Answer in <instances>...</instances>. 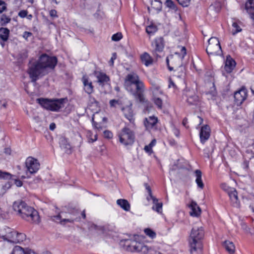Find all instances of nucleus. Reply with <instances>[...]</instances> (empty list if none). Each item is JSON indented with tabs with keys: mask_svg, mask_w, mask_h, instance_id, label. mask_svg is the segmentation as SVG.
Here are the masks:
<instances>
[{
	"mask_svg": "<svg viewBox=\"0 0 254 254\" xmlns=\"http://www.w3.org/2000/svg\"><path fill=\"white\" fill-rule=\"evenodd\" d=\"M57 64L56 57L46 54L41 55L36 62L29 65L28 73L31 81L35 82L39 78L48 74L54 69Z\"/></svg>",
	"mask_w": 254,
	"mask_h": 254,
	"instance_id": "f257e3e1",
	"label": "nucleus"
},
{
	"mask_svg": "<svg viewBox=\"0 0 254 254\" xmlns=\"http://www.w3.org/2000/svg\"><path fill=\"white\" fill-rule=\"evenodd\" d=\"M13 209L22 218L31 223L38 224L40 222L38 212L23 201L14 202L13 204Z\"/></svg>",
	"mask_w": 254,
	"mask_h": 254,
	"instance_id": "f03ea898",
	"label": "nucleus"
},
{
	"mask_svg": "<svg viewBox=\"0 0 254 254\" xmlns=\"http://www.w3.org/2000/svg\"><path fill=\"white\" fill-rule=\"evenodd\" d=\"M126 81L129 83L127 89L130 90L135 98L140 102L144 101L143 95L144 84L139 80L138 76L134 73L129 74L126 77Z\"/></svg>",
	"mask_w": 254,
	"mask_h": 254,
	"instance_id": "7ed1b4c3",
	"label": "nucleus"
},
{
	"mask_svg": "<svg viewBox=\"0 0 254 254\" xmlns=\"http://www.w3.org/2000/svg\"><path fill=\"white\" fill-rule=\"evenodd\" d=\"M0 236L4 240L12 243H20L26 239V235L24 233H18L6 227L0 229Z\"/></svg>",
	"mask_w": 254,
	"mask_h": 254,
	"instance_id": "20e7f679",
	"label": "nucleus"
},
{
	"mask_svg": "<svg viewBox=\"0 0 254 254\" xmlns=\"http://www.w3.org/2000/svg\"><path fill=\"white\" fill-rule=\"evenodd\" d=\"M120 243L125 250L130 252H141L147 254L149 250L148 247L136 240H124Z\"/></svg>",
	"mask_w": 254,
	"mask_h": 254,
	"instance_id": "39448f33",
	"label": "nucleus"
},
{
	"mask_svg": "<svg viewBox=\"0 0 254 254\" xmlns=\"http://www.w3.org/2000/svg\"><path fill=\"white\" fill-rule=\"evenodd\" d=\"M65 99L64 98L49 100L44 98H38L37 101L45 109L52 111H58L64 107Z\"/></svg>",
	"mask_w": 254,
	"mask_h": 254,
	"instance_id": "423d86ee",
	"label": "nucleus"
},
{
	"mask_svg": "<svg viewBox=\"0 0 254 254\" xmlns=\"http://www.w3.org/2000/svg\"><path fill=\"white\" fill-rule=\"evenodd\" d=\"M206 51L212 60H215L217 57L220 58L222 55V50L220 43L217 38L212 37L209 39Z\"/></svg>",
	"mask_w": 254,
	"mask_h": 254,
	"instance_id": "0eeeda50",
	"label": "nucleus"
},
{
	"mask_svg": "<svg viewBox=\"0 0 254 254\" xmlns=\"http://www.w3.org/2000/svg\"><path fill=\"white\" fill-rule=\"evenodd\" d=\"M182 99L189 106H197L199 102L198 96L194 89L186 88L183 91Z\"/></svg>",
	"mask_w": 254,
	"mask_h": 254,
	"instance_id": "6e6552de",
	"label": "nucleus"
},
{
	"mask_svg": "<svg viewBox=\"0 0 254 254\" xmlns=\"http://www.w3.org/2000/svg\"><path fill=\"white\" fill-rule=\"evenodd\" d=\"M120 142L125 145L131 144L134 142V135L129 128H124L119 134Z\"/></svg>",
	"mask_w": 254,
	"mask_h": 254,
	"instance_id": "1a4fd4ad",
	"label": "nucleus"
},
{
	"mask_svg": "<svg viewBox=\"0 0 254 254\" xmlns=\"http://www.w3.org/2000/svg\"><path fill=\"white\" fill-rule=\"evenodd\" d=\"M27 171L31 174L36 173L40 168V163L38 160L32 157H29L25 161Z\"/></svg>",
	"mask_w": 254,
	"mask_h": 254,
	"instance_id": "9d476101",
	"label": "nucleus"
},
{
	"mask_svg": "<svg viewBox=\"0 0 254 254\" xmlns=\"http://www.w3.org/2000/svg\"><path fill=\"white\" fill-rule=\"evenodd\" d=\"M247 90L245 87H242L239 90L236 91L234 94L235 104L237 106L241 105L247 99Z\"/></svg>",
	"mask_w": 254,
	"mask_h": 254,
	"instance_id": "9b49d317",
	"label": "nucleus"
},
{
	"mask_svg": "<svg viewBox=\"0 0 254 254\" xmlns=\"http://www.w3.org/2000/svg\"><path fill=\"white\" fill-rule=\"evenodd\" d=\"M224 190L229 195L233 206L236 207H240V202L239 200L238 193L236 189L232 188H228Z\"/></svg>",
	"mask_w": 254,
	"mask_h": 254,
	"instance_id": "f8f14e48",
	"label": "nucleus"
},
{
	"mask_svg": "<svg viewBox=\"0 0 254 254\" xmlns=\"http://www.w3.org/2000/svg\"><path fill=\"white\" fill-rule=\"evenodd\" d=\"M203 236L204 230L202 227H195L191 230L189 240L201 241Z\"/></svg>",
	"mask_w": 254,
	"mask_h": 254,
	"instance_id": "ddd939ff",
	"label": "nucleus"
},
{
	"mask_svg": "<svg viewBox=\"0 0 254 254\" xmlns=\"http://www.w3.org/2000/svg\"><path fill=\"white\" fill-rule=\"evenodd\" d=\"M181 52L182 53V56H180V54L176 53L175 56H170V59L171 62L174 65L180 66L182 65V62L186 55V49L185 47H181Z\"/></svg>",
	"mask_w": 254,
	"mask_h": 254,
	"instance_id": "4468645a",
	"label": "nucleus"
},
{
	"mask_svg": "<svg viewBox=\"0 0 254 254\" xmlns=\"http://www.w3.org/2000/svg\"><path fill=\"white\" fill-rule=\"evenodd\" d=\"M190 254H200L202 250L201 241L189 240Z\"/></svg>",
	"mask_w": 254,
	"mask_h": 254,
	"instance_id": "2eb2a0df",
	"label": "nucleus"
},
{
	"mask_svg": "<svg viewBox=\"0 0 254 254\" xmlns=\"http://www.w3.org/2000/svg\"><path fill=\"white\" fill-rule=\"evenodd\" d=\"M210 133V129L207 125H205L201 127L199 133L201 143H204L209 138Z\"/></svg>",
	"mask_w": 254,
	"mask_h": 254,
	"instance_id": "dca6fc26",
	"label": "nucleus"
},
{
	"mask_svg": "<svg viewBox=\"0 0 254 254\" xmlns=\"http://www.w3.org/2000/svg\"><path fill=\"white\" fill-rule=\"evenodd\" d=\"M188 206L190 209V216L198 217L200 215L201 212V209L195 201L192 200Z\"/></svg>",
	"mask_w": 254,
	"mask_h": 254,
	"instance_id": "f3484780",
	"label": "nucleus"
},
{
	"mask_svg": "<svg viewBox=\"0 0 254 254\" xmlns=\"http://www.w3.org/2000/svg\"><path fill=\"white\" fill-rule=\"evenodd\" d=\"M236 65L235 60L230 56H226L224 68L227 73H231L233 70Z\"/></svg>",
	"mask_w": 254,
	"mask_h": 254,
	"instance_id": "a211bd4d",
	"label": "nucleus"
},
{
	"mask_svg": "<svg viewBox=\"0 0 254 254\" xmlns=\"http://www.w3.org/2000/svg\"><path fill=\"white\" fill-rule=\"evenodd\" d=\"M94 74L97 78V82L99 83L100 85L103 86L105 84L108 83L110 80L109 77L105 73L99 71H95Z\"/></svg>",
	"mask_w": 254,
	"mask_h": 254,
	"instance_id": "6ab92c4d",
	"label": "nucleus"
},
{
	"mask_svg": "<svg viewBox=\"0 0 254 254\" xmlns=\"http://www.w3.org/2000/svg\"><path fill=\"white\" fill-rule=\"evenodd\" d=\"M82 81L84 85V91L89 94L92 93L94 91V87L92 82L89 80L88 77L84 75L82 77Z\"/></svg>",
	"mask_w": 254,
	"mask_h": 254,
	"instance_id": "aec40b11",
	"label": "nucleus"
},
{
	"mask_svg": "<svg viewBox=\"0 0 254 254\" xmlns=\"http://www.w3.org/2000/svg\"><path fill=\"white\" fill-rule=\"evenodd\" d=\"M158 119L154 116H150L148 118L145 119L144 125L148 129L153 128L157 124Z\"/></svg>",
	"mask_w": 254,
	"mask_h": 254,
	"instance_id": "412c9836",
	"label": "nucleus"
},
{
	"mask_svg": "<svg viewBox=\"0 0 254 254\" xmlns=\"http://www.w3.org/2000/svg\"><path fill=\"white\" fill-rule=\"evenodd\" d=\"M223 247L229 254H234L235 253V246L232 242L225 241L223 242Z\"/></svg>",
	"mask_w": 254,
	"mask_h": 254,
	"instance_id": "4be33fe9",
	"label": "nucleus"
},
{
	"mask_svg": "<svg viewBox=\"0 0 254 254\" xmlns=\"http://www.w3.org/2000/svg\"><path fill=\"white\" fill-rule=\"evenodd\" d=\"M153 201V205L152 209L157 212L158 213L162 214V202H158V200L155 197L151 198Z\"/></svg>",
	"mask_w": 254,
	"mask_h": 254,
	"instance_id": "5701e85b",
	"label": "nucleus"
},
{
	"mask_svg": "<svg viewBox=\"0 0 254 254\" xmlns=\"http://www.w3.org/2000/svg\"><path fill=\"white\" fill-rule=\"evenodd\" d=\"M195 174L196 176L195 182L197 184L198 187L201 189H203L204 188V184L201 179L202 173L201 171L199 170H195Z\"/></svg>",
	"mask_w": 254,
	"mask_h": 254,
	"instance_id": "b1692460",
	"label": "nucleus"
},
{
	"mask_svg": "<svg viewBox=\"0 0 254 254\" xmlns=\"http://www.w3.org/2000/svg\"><path fill=\"white\" fill-rule=\"evenodd\" d=\"M141 62L146 66H148L152 64L153 60L150 55L147 53H144L140 56Z\"/></svg>",
	"mask_w": 254,
	"mask_h": 254,
	"instance_id": "393cba45",
	"label": "nucleus"
},
{
	"mask_svg": "<svg viewBox=\"0 0 254 254\" xmlns=\"http://www.w3.org/2000/svg\"><path fill=\"white\" fill-rule=\"evenodd\" d=\"M117 203L119 205L122 209L126 211H128L130 209V204L128 201L124 199H120L117 200Z\"/></svg>",
	"mask_w": 254,
	"mask_h": 254,
	"instance_id": "a878e982",
	"label": "nucleus"
},
{
	"mask_svg": "<svg viewBox=\"0 0 254 254\" xmlns=\"http://www.w3.org/2000/svg\"><path fill=\"white\" fill-rule=\"evenodd\" d=\"M155 50L157 52H161L164 48L163 39L162 37H159L155 40Z\"/></svg>",
	"mask_w": 254,
	"mask_h": 254,
	"instance_id": "bb28decb",
	"label": "nucleus"
},
{
	"mask_svg": "<svg viewBox=\"0 0 254 254\" xmlns=\"http://www.w3.org/2000/svg\"><path fill=\"white\" fill-rule=\"evenodd\" d=\"M126 117L130 122L133 121V112L130 107H127L123 109Z\"/></svg>",
	"mask_w": 254,
	"mask_h": 254,
	"instance_id": "cd10ccee",
	"label": "nucleus"
},
{
	"mask_svg": "<svg viewBox=\"0 0 254 254\" xmlns=\"http://www.w3.org/2000/svg\"><path fill=\"white\" fill-rule=\"evenodd\" d=\"M151 90L153 97L161 96L163 95V92L160 90V87L155 84H152Z\"/></svg>",
	"mask_w": 254,
	"mask_h": 254,
	"instance_id": "c85d7f7f",
	"label": "nucleus"
},
{
	"mask_svg": "<svg viewBox=\"0 0 254 254\" xmlns=\"http://www.w3.org/2000/svg\"><path fill=\"white\" fill-rule=\"evenodd\" d=\"M9 31L5 28H0V38L3 41H6L8 39Z\"/></svg>",
	"mask_w": 254,
	"mask_h": 254,
	"instance_id": "c756f323",
	"label": "nucleus"
},
{
	"mask_svg": "<svg viewBox=\"0 0 254 254\" xmlns=\"http://www.w3.org/2000/svg\"><path fill=\"white\" fill-rule=\"evenodd\" d=\"M53 219L54 221H56L57 222H58V220H59V222L61 224H63V225H64L67 222L73 223L74 221L73 219H62L60 214H59L57 216H54Z\"/></svg>",
	"mask_w": 254,
	"mask_h": 254,
	"instance_id": "7c9ffc66",
	"label": "nucleus"
},
{
	"mask_svg": "<svg viewBox=\"0 0 254 254\" xmlns=\"http://www.w3.org/2000/svg\"><path fill=\"white\" fill-rule=\"evenodd\" d=\"M245 7L248 11L254 14V0H249L246 3Z\"/></svg>",
	"mask_w": 254,
	"mask_h": 254,
	"instance_id": "2f4dec72",
	"label": "nucleus"
},
{
	"mask_svg": "<svg viewBox=\"0 0 254 254\" xmlns=\"http://www.w3.org/2000/svg\"><path fill=\"white\" fill-rule=\"evenodd\" d=\"M26 251H25L22 247L16 246H15L10 253V254H25Z\"/></svg>",
	"mask_w": 254,
	"mask_h": 254,
	"instance_id": "473e14b6",
	"label": "nucleus"
},
{
	"mask_svg": "<svg viewBox=\"0 0 254 254\" xmlns=\"http://www.w3.org/2000/svg\"><path fill=\"white\" fill-rule=\"evenodd\" d=\"M161 7L162 3L159 0H155L151 2V7L152 9H155L157 11H160L161 9Z\"/></svg>",
	"mask_w": 254,
	"mask_h": 254,
	"instance_id": "72a5a7b5",
	"label": "nucleus"
},
{
	"mask_svg": "<svg viewBox=\"0 0 254 254\" xmlns=\"http://www.w3.org/2000/svg\"><path fill=\"white\" fill-rule=\"evenodd\" d=\"M87 136L89 142H93L97 139V134H93L90 131H88Z\"/></svg>",
	"mask_w": 254,
	"mask_h": 254,
	"instance_id": "f704fd0d",
	"label": "nucleus"
},
{
	"mask_svg": "<svg viewBox=\"0 0 254 254\" xmlns=\"http://www.w3.org/2000/svg\"><path fill=\"white\" fill-rule=\"evenodd\" d=\"M61 147L63 151L66 153L69 154L71 152L70 145L69 144L66 143L65 142L62 143Z\"/></svg>",
	"mask_w": 254,
	"mask_h": 254,
	"instance_id": "c9c22d12",
	"label": "nucleus"
},
{
	"mask_svg": "<svg viewBox=\"0 0 254 254\" xmlns=\"http://www.w3.org/2000/svg\"><path fill=\"white\" fill-rule=\"evenodd\" d=\"M153 101L155 104L157 106L158 108L162 109V100L160 96L153 97Z\"/></svg>",
	"mask_w": 254,
	"mask_h": 254,
	"instance_id": "e433bc0d",
	"label": "nucleus"
},
{
	"mask_svg": "<svg viewBox=\"0 0 254 254\" xmlns=\"http://www.w3.org/2000/svg\"><path fill=\"white\" fill-rule=\"evenodd\" d=\"M157 27L153 25H149L147 26L146 28V31L149 34L155 33L157 31Z\"/></svg>",
	"mask_w": 254,
	"mask_h": 254,
	"instance_id": "4c0bfd02",
	"label": "nucleus"
},
{
	"mask_svg": "<svg viewBox=\"0 0 254 254\" xmlns=\"http://www.w3.org/2000/svg\"><path fill=\"white\" fill-rule=\"evenodd\" d=\"M232 27L233 28L232 30V34L233 35L236 34V33L240 32L242 31V29L238 25V24L236 22H234L232 24Z\"/></svg>",
	"mask_w": 254,
	"mask_h": 254,
	"instance_id": "58836bf2",
	"label": "nucleus"
},
{
	"mask_svg": "<svg viewBox=\"0 0 254 254\" xmlns=\"http://www.w3.org/2000/svg\"><path fill=\"white\" fill-rule=\"evenodd\" d=\"M144 232L146 235L148 236L152 239H153L156 237V233L149 228L145 229L144 230Z\"/></svg>",
	"mask_w": 254,
	"mask_h": 254,
	"instance_id": "ea45409f",
	"label": "nucleus"
},
{
	"mask_svg": "<svg viewBox=\"0 0 254 254\" xmlns=\"http://www.w3.org/2000/svg\"><path fill=\"white\" fill-rule=\"evenodd\" d=\"M123 38L122 34L118 32L114 34L112 37V40L114 41H119Z\"/></svg>",
	"mask_w": 254,
	"mask_h": 254,
	"instance_id": "a19ab883",
	"label": "nucleus"
},
{
	"mask_svg": "<svg viewBox=\"0 0 254 254\" xmlns=\"http://www.w3.org/2000/svg\"><path fill=\"white\" fill-rule=\"evenodd\" d=\"M10 21V18L5 15H2L0 18V22L2 25L6 24Z\"/></svg>",
	"mask_w": 254,
	"mask_h": 254,
	"instance_id": "79ce46f5",
	"label": "nucleus"
},
{
	"mask_svg": "<svg viewBox=\"0 0 254 254\" xmlns=\"http://www.w3.org/2000/svg\"><path fill=\"white\" fill-rule=\"evenodd\" d=\"M179 3L184 7L188 6L191 0H177Z\"/></svg>",
	"mask_w": 254,
	"mask_h": 254,
	"instance_id": "37998d69",
	"label": "nucleus"
},
{
	"mask_svg": "<svg viewBox=\"0 0 254 254\" xmlns=\"http://www.w3.org/2000/svg\"><path fill=\"white\" fill-rule=\"evenodd\" d=\"M213 7L216 8L215 11L216 12H219L221 9V4L219 2H216L213 5Z\"/></svg>",
	"mask_w": 254,
	"mask_h": 254,
	"instance_id": "c03bdc74",
	"label": "nucleus"
},
{
	"mask_svg": "<svg viewBox=\"0 0 254 254\" xmlns=\"http://www.w3.org/2000/svg\"><path fill=\"white\" fill-rule=\"evenodd\" d=\"M165 4L166 6L169 8L174 9L175 7L173 1L171 0H167L166 1Z\"/></svg>",
	"mask_w": 254,
	"mask_h": 254,
	"instance_id": "a18cd8bd",
	"label": "nucleus"
},
{
	"mask_svg": "<svg viewBox=\"0 0 254 254\" xmlns=\"http://www.w3.org/2000/svg\"><path fill=\"white\" fill-rule=\"evenodd\" d=\"M10 176V174L7 172H3L0 171V179L8 178Z\"/></svg>",
	"mask_w": 254,
	"mask_h": 254,
	"instance_id": "49530a36",
	"label": "nucleus"
},
{
	"mask_svg": "<svg viewBox=\"0 0 254 254\" xmlns=\"http://www.w3.org/2000/svg\"><path fill=\"white\" fill-rule=\"evenodd\" d=\"M104 136L106 138H111L113 137V134L109 130H105L104 131Z\"/></svg>",
	"mask_w": 254,
	"mask_h": 254,
	"instance_id": "de8ad7c7",
	"label": "nucleus"
},
{
	"mask_svg": "<svg viewBox=\"0 0 254 254\" xmlns=\"http://www.w3.org/2000/svg\"><path fill=\"white\" fill-rule=\"evenodd\" d=\"M6 4L3 1L0 0V13L2 12L6 9Z\"/></svg>",
	"mask_w": 254,
	"mask_h": 254,
	"instance_id": "09e8293b",
	"label": "nucleus"
},
{
	"mask_svg": "<svg viewBox=\"0 0 254 254\" xmlns=\"http://www.w3.org/2000/svg\"><path fill=\"white\" fill-rule=\"evenodd\" d=\"M32 33L30 32L25 31L23 34V37L26 40H28V38L31 36H32Z\"/></svg>",
	"mask_w": 254,
	"mask_h": 254,
	"instance_id": "8fccbe9b",
	"label": "nucleus"
},
{
	"mask_svg": "<svg viewBox=\"0 0 254 254\" xmlns=\"http://www.w3.org/2000/svg\"><path fill=\"white\" fill-rule=\"evenodd\" d=\"M117 58V54L116 53H114L112 54V57L109 62V64L110 65L113 66L114 64V61Z\"/></svg>",
	"mask_w": 254,
	"mask_h": 254,
	"instance_id": "3c124183",
	"label": "nucleus"
},
{
	"mask_svg": "<svg viewBox=\"0 0 254 254\" xmlns=\"http://www.w3.org/2000/svg\"><path fill=\"white\" fill-rule=\"evenodd\" d=\"M145 187H146V189L147 190V191H148V192L149 193V195H150V197L152 198V197H154L152 195L151 190V188H150V186L149 185H148L147 184H145Z\"/></svg>",
	"mask_w": 254,
	"mask_h": 254,
	"instance_id": "603ef678",
	"label": "nucleus"
},
{
	"mask_svg": "<svg viewBox=\"0 0 254 254\" xmlns=\"http://www.w3.org/2000/svg\"><path fill=\"white\" fill-rule=\"evenodd\" d=\"M50 15L52 17H57V11L55 9H52L50 11Z\"/></svg>",
	"mask_w": 254,
	"mask_h": 254,
	"instance_id": "864d4df0",
	"label": "nucleus"
},
{
	"mask_svg": "<svg viewBox=\"0 0 254 254\" xmlns=\"http://www.w3.org/2000/svg\"><path fill=\"white\" fill-rule=\"evenodd\" d=\"M27 14V12L25 10H21L19 12L18 15L21 17H25Z\"/></svg>",
	"mask_w": 254,
	"mask_h": 254,
	"instance_id": "5fc2aeb1",
	"label": "nucleus"
},
{
	"mask_svg": "<svg viewBox=\"0 0 254 254\" xmlns=\"http://www.w3.org/2000/svg\"><path fill=\"white\" fill-rule=\"evenodd\" d=\"M144 150L147 153H151L152 152V147L149 145L145 146Z\"/></svg>",
	"mask_w": 254,
	"mask_h": 254,
	"instance_id": "6e6d98bb",
	"label": "nucleus"
},
{
	"mask_svg": "<svg viewBox=\"0 0 254 254\" xmlns=\"http://www.w3.org/2000/svg\"><path fill=\"white\" fill-rule=\"evenodd\" d=\"M119 103V101L118 100H110V106L111 107H114L115 106V105L118 104Z\"/></svg>",
	"mask_w": 254,
	"mask_h": 254,
	"instance_id": "4d7b16f0",
	"label": "nucleus"
},
{
	"mask_svg": "<svg viewBox=\"0 0 254 254\" xmlns=\"http://www.w3.org/2000/svg\"><path fill=\"white\" fill-rule=\"evenodd\" d=\"M20 57L22 59H26L28 57V52L27 51H24L20 54Z\"/></svg>",
	"mask_w": 254,
	"mask_h": 254,
	"instance_id": "13d9d810",
	"label": "nucleus"
},
{
	"mask_svg": "<svg viewBox=\"0 0 254 254\" xmlns=\"http://www.w3.org/2000/svg\"><path fill=\"white\" fill-rule=\"evenodd\" d=\"M15 184L16 185V186L17 187H21L22 186V182L19 180H16L15 181Z\"/></svg>",
	"mask_w": 254,
	"mask_h": 254,
	"instance_id": "bf43d9fd",
	"label": "nucleus"
},
{
	"mask_svg": "<svg viewBox=\"0 0 254 254\" xmlns=\"http://www.w3.org/2000/svg\"><path fill=\"white\" fill-rule=\"evenodd\" d=\"M96 15L97 17H98V16H100V18H102L103 17V16L104 15V13L103 12L98 11V12L96 13Z\"/></svg>",
	"mask_w": 254,
	"mask_h": 254,
	"instance_id": "052dcab7",
	"label": "nucleus"
},
{
	"mask_svg": "<svg viewBox=\"0 0 254 254\" xmlns=\"http://www.w3.org/2000/svg\"><path fill=\"white\" fill-rule=\"evenodd\" d=\"M172 87L175 88L176 85H175V83L173 82V81L171 79H170V83L169 85V87L171 88Z\"/></svg>",
	"mask_w": 254,
	"mask_h": 254,
	"instance_id": "680f3d73",
	"label": "nucleus"
},
{
	"mask_svg": "<svg viewBox=\"0 0 254 254\" xmlns=\"http://www.w3.org/2000/svg\"><path fill=\"white\" fill-rule=\"evenodd\" d=\"M56 128V125L55 123H51L50 125V129L51 130H53L55 129V128Z\"/></svg>",
	"mask_w": 254,
	"mask_h": 254,
	"instance_id": "e2e57ef3",
	"label": "nucleus"
},
{
	"mask_svg": "<svg viewBox=\"0 0 254 254\" xmlns=\"http://www.w3.org/2000/svg\"><path fill=\"white\" fill-rule=\"evenodd\" d=\"M25 254H37L33 251L26 250Z\"/></svg>",
	"mask_w": 254,
	"mask_h": 254,
	"instance_id": "0e129e2a",
	"label": "nucleus"
},
{
	"mask_svg": "<svg viewBox=\"0 0 254 254\" xmlns=\"http://www.w3.org/2000/svg\"><path fill=\"white\" fill-rule=\"evenodd\" d=\"M4 152L5 154L9 155L11 153V150L10 148H5L4 150Z\"/></svg>",
	"mask_w": 254,
	"mask_h": 254,
	"instance_id": "69168bd1",
	"label": "nucleus"
},
{
	"mask_svg": "<svg viewBox=\"0 0 254 254\" xmlns=\"http://www.w3.org/2000/svg\"><path fill=\"white\" fill-rule=\"evenodd\" d=\"M251 90L253 94L254 95V81L252 83V85L251 86Z\"/></svg>",
	"mask_w": 254,
	"mask_h": 254,
	"instance_id": "338daca9",
	"label": "nucleus"
},
{
	"mask_svg": "<svg viewBox=\"0 0 254 254\" xmlns=\"http://www.w3.org/2000/svg\"><path fill=\"white\" fill-rule=\"evenodd\" d=\"M156 143V140L153 139L152 140V141L149 144L151 147H152Z\"/></svg>",
	"mask_w": 254,
	"mask_h": 254,
	"instance_id": "774afa93",
	"label": "nucleus"
}]
</instances>
